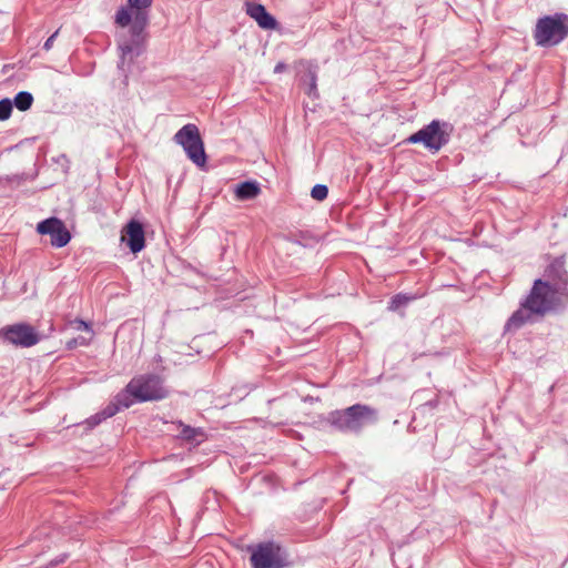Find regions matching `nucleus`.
<instances>
[{
  "mask_svg": "<svg viewBox=\"0 0 568 568\" xmlns=\"http://www.w3.org/2000/svg\"><path fill=\"white\" fill-rule=\"evenodd\" d=\"M69 327L75 331H87L93 335V329L90 323L81 320V318H74L72 321H69L68 323Z\"/></svg>",
  "mask_w": 568,
  "mask_h": 568,
  "instance_id": "obj_22",
  "label": "nucleus"
},
{
  "mask_svg": "<svg viewBox=\"0 0 568 568\" xmlns=\"http://www.w3.org/2000/svg\"><path fill=\"white\" fill-rule=\"evenodd\" d=\"M568 36V14L557 12L537 20L534 40L537 45L549 48L562 42Z\"/></svg>",
  "mask_w": 568,
  "mask_h": 568,
  "instance_id": "obj_5",
  "label": "nucleus"
},
{
  "mask_svg": "<svg viewBox=\"0 0 568 568\" xmlns=\"http://www.w3.org/2000/svg\"><path fill=\"white\" fill-rule=\"evenodd\" d=\"M252 568H285L290 565L287 550L274 540L250 546Z\"/></svg>",
  "mask_w": 568,
  "mask_h": 568,
  "instance_id": "obj_7",
  "label": "nucleus"
},
{
  "mask_svg": "<svg viewBox=\"0 0 568 568\" xmlns=\"http://www.w3.org/2000/svg\"><path fill=\"white\" fill-rule=\"evenodd\" d=\"M565 256L555 257L546 267L544 282L548 283L552 294L568 298V272L565 267Z\"/></svg>",
  "mask_w": 568,
  "mask_h": 568,
  "instance_id": "obj_10",
  "label": "nucleus"
},
{
  "mask_svg": "<svg viewBox=\"0 0 568 568\" xmlns=\"http://www.w3.org/2000/svg\"><path fill=\"white\" fill-rule=\"evenodd\" d=\"M416 298L415 295L406 294V293H398L392 296V298L388 302V311L397 312L400 308H405L412 301Z\"/></svg>",
  "mask_w": 568,
  "mask_h": 568,
  "instance_id": "obj_19",
  "label": "nucleus"
},
{
  "mask_svg": "<svg viewBox=\"0 0 568 568\" xmlns=\"http://www.w3.org/2000/svg\"><path fill=\"white\" fill-rule=\"evenodd\" d=\"M286 69H287L286 63H284V62H278V63H276V65L274 67V72H275V73H281V72L285 71Z\"/></svg>",
  "mask_w": 568,
  "mask_h": 568,
  "instance_id": "obj_28",
  "label": "nucleus"
},
{
  "mask_svg": "<svg viewBox=\"0 0 568 568\" xmlns=\"http://www.w3.org/2000/svg\"><path fill=\"white\" fill-rule=\"evenodd\" d=\"M288 241L296 245L312 248L318 243V237L308 231H300L292 233L288 236Z\"/></svg>",
  "mask_w": 568,
  "mask_h": 568,
  "instance_id": "obj_18",
  "label": "nucleus"
},
{
  "mask_svg": "<svg viewBox=\"0 0 568 568\" xmlns=\"http://www.w3.org/2000/svg\"><path fill=\"white\" fill-rule=\"evenodd\" d=\"M402 555H403V551H402L400 549H399L397 552H394V554L392 555V560H393L394 566H395L396 568H410V566H408V567H403V566H400V565L398 564V559L402 557Z\"/></svg>",
  "mask_w": 568,
  "mask_h": 568,
  "instance_id": "obj_27",
  "label": "nucleus"
},
{
  "mask_svg": "<svg viewBox=\"0 0 568 568\" xmlns=\"http://www.w3.org/2000/svg\"><path fill=\"white\" fill-rule=\"evenodd\" d=\"M37 231L41 235H50V243L57 248L65 246L71 240V233L67 229L65 224L54 216L38 223Z\"/></svg>",
  "mask_w": 568,
  "mask_h": 568,
  "instance_id": "obj_11",
  "label": "nucleus"
},
{
  "mask_svg": "<svg viewBox=\"0 0 568 568\" xmlns=\"http://www.w3.org/2000/svg\"><path fill=\"white\" fill-rule=\"evenodd\" d=\"M328 195V187L324 184H315L312 187L311 196L317 201H324Z\"/></svg>",
  "mask_w": 568,
  "mask_h": 568,
  "instance_id": "obj_23",
  "label": "nucleus"
},
{
  "mask_svg": "<svg viewBox=\"0 0 568 568\" xmlns=\"http://www.w3.org/2000/svg\"><path fill=\"white\" fill-rule=\"evenodd\" d=\"M123 231L125 236L122 235V241L126 242L132 253L136 254L145 247V232L141 222L133 219L129 221Z\"/></svg>",
  "mask_w": 568,
  "mask_h": 568,
  "instance_id": "obj_12",
  "label": "nucleus"
},
{
  "mask_svg": "<svg viewBox=\"0 0 568 568\" xmlns=\"http://www.w3.org/2000/svg\"><path fill=\"white\" fill-rule=\"evenodd\" d=\"M17 148H18V144L11 145V146L7 148L4 151L6 152H11V151L16 150Z\"/></svg>",
  "mask_w": 568,
  "mask_h": 568,
  "instance_id": "obj_30",
  "label": "nucleus"
},
{
  "mask_svg": "<svg viewBox=\"0 0 568 568\" xmlns=\"http://www.w3.org/2000/svg\"><path fill=\"white\" fill-rule=\"evenodd\" d=\"M246 13L264 30H273L277 27L276 19L267 12L263 4L246 3Z\"/></svg>",
  "mask_w": 568,
  "mask_h": 568,
  "instance_id": "obj_13",
  "label": "nucleus"
},
{
  "mask_svg": "<svg viewBox=\"0 0 568 568\" xmlns=\"http://www.w3.org/2000/svg\"><path fill=\"white\" fill-rule=\"evenodd\" d=\"M302 84L304 87V92L310 98L317 99L320 97L317 89V67L310 65L305 75L302 78Z\"/></svg>",
  "mask_w": 568,
  "mask_h": 568,
  "instance_id": "obj_16",
  "label": "nucleus"
},
{
  "mask_svg": "<svg viewBox=\"0 0 568 568\" xmlns=\"http://www.w3.org/2000/svg\"><path fill=\"white\" fill-rule=\"evenodd\" d=\"M90 341H91V336L89 338H87L84 336H78V337H73L70 341H68L65 346H67V349L72 351V349L77 348L78 346L89 345Z\"/></svg>",
  "mask_w": 568,
  "mask_h": 568,
  "instance_id": "obj_24",
  "label": "nucleus"
},
{
  "mask_svg": "<svg viewBox=\"0 0 568 568\" xmlns=\"http://www.w3.org/2000/svg\"><path fill=\"white\" fill-rule=\"evenodd\" d=\"M552 290L542 278L534 281L529 294L520 301L504 326V334L517 332L527 323H535L554 308Z\"/></svg>",
  "mask_w": 568,
  "mask_h": 568,
  "instance_id": "obj_2",
  "label": "nucleus"
},
{
  "mask_svg": "<svg viewBox=\"0 0 568 568\" xmlns=\"http://www.w3.org/2000/svg\"><path fill=\"white\" fill-rule=\"evenodd\" d=\"M122 409H124V407L121 405V403L118 402V396L115 395L101 412L87 418L83 424L87 426V429L91 430L100 425L103 420L113 417Z\"/></svg>",
  "mask_w": 568,
  "mask_h": 568,
  "instance_id": "obj_14",
  "label": "nucleus"
},
{
  "mask_svg": "<svg viewBox=\"0 0 568 568\" xmlns=\"http://www.w3.org/2000/svg\"><path fill=\"white\" fill-rule=\"evenodd\" d=\"M68 558V554H61L59 555L58 557H55L54 559H52L49 564V566L51 567H55L60 564H63Z\"/></svg>",
  "mask_w": 568,
  "mask_h": 568,
  "instance_id": "obj_26",
  "label": "nucleus"
},
{
  "mask_svg": "<svg viewBox=\"0 0 568 568\" xmlns=\"http://www.w3.org/2000/svg\"><path fill=\"white\" fill-rule=\"evenodd\" d=\"M453 131L454 126L452 123L433 120L430 123L409 135L406 142L410 144L422 143L432 153H437L449 142Z\"/></svg>",
  "mask_w": 568,
  "mask_h": 568,
  "instance_id": "obj_6",
  "label": "nucleus"
},
{
  "mask_svg": "<svg viewBox=\"0 0 568 568\" xmlns=\"http://www.w3.org/2000/svg\"><path fill=\"white\" fill-rule=\"evenodd\" d=\"M12 101L9 98L0 100V121L10 119L12 114Z\"/></svg>",
  "mask_w": 568,
  "mask_h": 568,
  "instance_id": "obj_21",
  "label": "nucleus"
},
{
  "mask_svg": "<svg viewBox=\"0 0 568 568\" xmlns=\"http://www.w3.org/2000/svg\"><path fill=\"white\" fill-rule=\"evenodd\" d=\"M60 29L54 31L43 43V50L49 51L52 49L55 38L59 34Z\"/></svg>",
  "mask_w": 568,
  "mask_h": 568,
  "instance_id": "obj_25",
  "label": "nucleus"
},
{
  "mask_svg": "<svg viewBox=\"0 0 568 568\" xmlns=\"http://www.w3.org/2000/svg\"><path fill=\"white\" fill-rule=\"evenodd\" d=\"M3 72L8 71V65H4L2 69Z\"/></svg>",
  "mask_w": 568,
  "mask_h": 568,
  "instance_id": "obj_31",
  "label": "nucleus"
},
{
  "mask_svg": "<svg viewBox=\"0 0 568 568\" xmlns=\"http://www.w3.org/2000/svg\"><path fill=\"white\" fill-rule=\"evenodd\" d=\"M437 404H438V402L436 399H434V400H428L425 405L434 408L437 406Z\"/></svg>",
  "mask_w": 568,
  "mask_h": 568,
  "instance_id": "obj_29",
  "label": "nucleus"
},
{
  "mask_svg": "<svg viewBox=\"0 0 568 568\" xmlns=\"http://www.w3.org/2000/svg\"><path fill=\"white\" fill-rule=\"evenodd\" d=\"M261 193L260 183L255 180H247L239 183L234 189L235 197L240 201H248L257 197Z\"/></svg>",
  "mask_w": 568,
  "mask_h": 568,
  "instance_id": "obj_15",
  "label": "nucleus"
},
{
  "mask_svg": "<svg viewBox=\"0 0 568 568\" xmlns=\"http://www.w3.org/2000/svg\"><path fill=\"white\" fill-rule=\"evenodd\" d=\"M178 425L181 428L178 437L182 440H185L190 444H200L205 437L204 430L200 427H192L190 425L183 424L182 422H179Z\"/></svg>",
  "mask_w": 568,
  "mask_h": 568,
  "instance_id": "obj_17",
  "label": "nucleus"
},
{
  "mask_svg": "<svg viewBox=\"0 0 568 568\" xmlns=\"http://www.w3.org/2000/svg\"><path fill=\"white\" fill-rule=\"evenodd\" d=\"M0 341L16 347L29 348L41 341V334L29 323L20 322L1 327Z\"/></svg>",
  "mask_w": 568,
  "mask_h": 568,
  "instance_id": "obj_9",
  "label": "nucleus"
},
{
  "mask_svg": "<svg viewBox=\"0 0 568 568\" xmlns=\"http://www.w3.org/2000/svg\"><path fill=\"white\" fill-rule=\"evenodd\" d=\"M173 141L181 145L187 158L197 166L206 163V154L204 143L201 138L199 128L193 123L182 126L173 136Z\"/></svg>",
  "mask_w": 568,
  "mask_h": 568,
  "instance_id": "obj_8",
  "label": "nucleus"
},
{
  "mask_svg": "<svg viewBox=\"0 0 568 568\" xmlns=\"http://www.w3.org/2000/svg\"><path fill=\"white\" fill-rule=\"evenodd\" d=\"M12 101V106L14 105L19 111H28L31 109L33 104V95L28 91L18 92Z\"/></svg>",
  "mask_w": 568,
  "mask_h": 568,
  "instance_id": "obj_20",
  "label": "nucleus"
},
{
  "mask_svg": "<svg viewBox=\"0 0 568 568\" xmlns=\"http://www.w3.org/2000/svg\"><path fill=\"white\" fill-rule=\"evenodd\" d=\"M379 419L376 408L366 404H354L327 414L325 423L335 432L343 434H361L364 428L375 425Z\"/></svg>",
  "mask_w": 568,
  "mask_h": 568,
  "instance_id": "obj_3",
  "label": "nucleus"
},
{
  "mask_svg": "<svg viewBox=\"0 0 568 568\" xmlns=\"http://www.w3.org/2000/svg\"><path fill=\"white\" fill-rule=\"evenodd\" d=\"M169 394L162 377L155 374H141L134 376L116 396L118 402L125 409L135 403L164 399Z\"/></svg>",
  "mask_w": 568,
  "mask_h": 568,
  "instance_id": "obj_4",
  "label": "nucleus"
},
{
  "mask_svg": "<svg viewBox=\"0 0 568 568\" xmlns=\"http://www.w3.org/2000/svg\"><path fill=\"white\" fill-rule=\"evenodd\" d=\"M129 8L121 7L115 13V23L120 27L130 26L129 39L124 40L119 49L121 50L119 68H122L126 57L132 60L139 57L145 49L148 39L146 27L149 26V8L152 0H128Z\"/></svg>",
  "mask_w": 568,
  "mask_h": 568,
  "instance_id": "obj_1",
  "label": "nucleus"
}]
</instances>
